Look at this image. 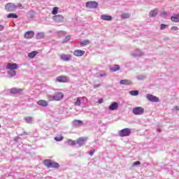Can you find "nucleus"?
Instances as JSON below:
<instances>
[{
	"mask_svg": "<svg viewBox=\"0 0 179 179\" xmlns=\"http://www.w3.org/2000/svg\"><path fill=\"white\" fill-rule=\"evenodd\" d=\"M55 141H56V142H61V141H64V136H59L58 137H55Z\"/></svg>",
	"mask_w": 179,
	"mask_h": 179,
	"instance_id": "7c9ffc66",
	"label": "nucleus"
},
{
	"mask_svg": "<svg viewBox=\"0 0 179 179\" xmlns=\"http://www.w3.org/2000/svg\"><path fill=\"white\" fill-rule=\"evenodd\" d=\"M53 20L57 23H61L64 20V16L62 15H57L53 17Z\"/></svg>",
	"mask_w": 179,
	"mask_h": 179,
	"instance_id": "f8f14e48",
	"label": "nucleus"
},
{
	"mask_svg": "<svg viewBox=\"0 0 179 179\" xmlns=\"http://www.w3.org/2000/svg\"><path fill=\"white\" fill-rule=\"evenodd\" d=\"M166 27H167L166 24H162L161 27H160V29H161V30H164V29H166Z\"/></svg>",
	"mask_w": 179,
	"mask_h": 179,
	"instance_id": "c9c22d12",
	"label": "nucleus"
},
{
	"mask_svg": "<svg viewBox=\"0 0 179 179\" xmlns=\"http://www.w3.org/2000/svg\"><path fill=\"white\" fill-rule=\"evenodd\" d=\"M131 135V129L125 128L119 131V136L124 138V136H129Z\"/></svg>",
	"mask_w": 179,
	"mask_h": 179,
	"instance_id": "7ed1b4c3",
	"label": "nucleus"
},
{
	"mask_svg": "<svg viewBox=\"0 0 179 179\" xmlns=\"http://www.w3.org/2000/svg\"><path fill=\"white\" fill-rule=\"evenodd\" d=\"M7 17L8 19H17L19 17V16L17 15H16L15 13H9L7 15Z\"/></svg>",
	"mask_w": 179,
	"mask_h": 179,
	"instance_id": "5701e85b",
	"label": "nucleus"
},
{
	"mask_svg": "<svg viewBox=\"0 0 179 179\" xmlns=\"http://www.w3.org/2000/svg\"><path fill=\"white\" fill-rule=\"evenodd\" d=\"M4 29H5V27L2 24H0V31H3Z\"/></svg>",
	"mask_w": 179,
	"mask_h": 179,
	"instance_id": "58836bf2",
	"label": "nucleus"
},
{
	"mask_svg": "<svg viewBox=\"0 0 179 179\" xmlns=\"http://www.w3.org/2000/svg\"><path fill=\"white\" fill-rule=\"evenodd\" d=\"M83 124V122L82 120H74L73 121V125L76 128H79V127H82Z\"/></svg>",
	"mask_w": 179,
	"mask_h": 179,
	"instance_id": "dca6fc26",
	"label": "nucleus"
},
{
	"mask_svg": "<svg viewBox=\"0 0 179 179\" xmlns=\"http://www.w3.org/2000/svg\"><path fill=\"white\" fill-rule=\"evenodd\" d=\"M81 47H85V45H87L90 44V41L86 39L82 42L80 43Z\"/></svg>",
	"mask_w": 179,
	"mask_h": 179,
	"instance_id": "a878e982",
	"label": "nucleus"
},
{
	"mask_svg": "<svg viewBox=\"0 0 179 179\" xmlns=\"http://www.w3.org/2000/svg\"><path fill=\"white\" fill-rule=\"evenodd\" d=\"M0 128H1V124H0Z\"/></svg>",
	"mask_w": 179,
	"mask_h": 179,
	"instance_id": "49530a36",
	"label": "nucleus"
},
{
	"mask_svg": "<svg viewBox=\"0 0 179 179\" xmlns=\"http://www.w3.org/2000/svg\"><path fill=\"white\" fill-rule=\"evenodd\" d=\"M146 98L149 100V101H152V103H157L159 101V99L157 96L148 94Z\"/></svg>",
	"mask_w": 179,
	"mask_h": 179,
	"instance_id": "6e6552de",
	"label": "nucleus"
},
{
	"mask_svg": "<svg viewBox=\"0 0 179 179\" xmlns=\"http://www.w3.org/2000/svg\"><path fill=\"white\" fill-rule=\"evenodd\" d=\"M103 99H99V104H101V103H103Z\"/></svg>",
	"mask_w": 179,
	"mask_h": 179,
	"instance_id": "37998d69",
	"label": "nucleus"
},
{
	"mask_svg": "<svg viewBox=\"0 0 179 179\" xmlns=\"http://www.w3.org/2000/svg\"><path fill=\"white\" fill-rule=\"evenodd\" d=\"M175 108H176V110H177L178 111H179V106H176Z\"/></svg>",
	"mask_w": 179,
	"mask_h": 179,
	"instance_id": "c03bdc74",
	"label": "nucleus"
},
{
	"mask_svg": "<svg viewBox=\"0 0 179 179\" xmlns=\"http://www.w3.org/2000/svg\"><path fill=\"white\" fill-rule=\"evenodd\" d=\"M162 15H163V16H167V12L166 10L162 11Z\"/></svg>",
	"mask_w": 179,
	"mask_h": 179,
	"instance_id": "ea45409f",
	"label": "nucleus"
},
{
	"mask_svg": "<svg viewBox=\"0 0 179 179\" xmlns=\"http://www.w3.org/2000/svg\"><path fill=\"white\" fill-rule=\"evenodd\" d=\"M29 17H31V19H33L34 17L35 13L33 10H31L28 13Z\"/></svg>",
	"mask_w": 179,
	"mask_h": 179,
	"instance_id": "72a5a7b5",
	"label": "nucleus"
},
{
	"mask_svg": "<svg viewBox=\"0 0 179 179\" xmlns=\"http://www.w3.org/2000/svg\"><path fill=\"white\" fill-rule=\"evenodd\" d=\"M55 101H59L64 99V93L62 92H56L54 94Z\"/></svg>",
	"mask_w": 179,
	"mask_h": 179,
	"instance_id": "1a4fd4ad",
	"label": "nucleus"
},
{
	"mask_svg": "<svg viewBox=\"0 0 179 179\" xmlns=\"http://www.w3.org/2000/svg\"><path fill=\"white\" fill-rule=\"evenodd\" d=\"M59 57H60V59H62V61H64L65 62H69V61L72 59V55L69 54L63 53V54H61Z\"/></svg>",
	"mask_w": 179,
	"mask_h": 179,
	"instance_id": "423d86ee",
	"label": "nucleus"
},
{
	"mask_svg": "<svg viewBox=\"0 0 179 179\" xmlns=\"http://www.w3.org/2000/svg\"><path fill=\"white\" fill-rule=\"evenodd\" d=\"M67 145H69L70 146H75V145H76V141H73L71 139H69L66 141Z\"/></svg>",
	"mask_w": 179,
	"mask_h": 179,
	"instance_id": "bb28decb",
	"label": "nucleus"
},
{
	"mask_svg": "<svg viewBox=\"0 0 179 179\" xmlns=\"http://www.w3.org/2000/svg\"><path fill=\"white\" fill-rule=\"evenodd\" d=\"M94 150H93L92 151L90 152L89 155L93 156V155H94Z\"/></svg>",
	"mask_w": 179,
	"mask_h": 179,
	"instance_id": "a19ab883",
	"label": "nucleus"
},
{
	"mask_svg": "<svg viewBox=\"0 0 179 179\" xmlns=\"http://www.w3.org/2000/svg\"><path fill=\"white\" fill-rule=\"evenodd\" d=\"M132 113L134 115H142L145 113V108L141 106L135 107L133 108Z\"/></svg>",
	"mask_w": 179,
	"mask_h": 179,
	"instance_id": "f03ea898",
	"label": "nucleus"
},
{
	"mask_svg": "<svg viewBox=\"0 0 179 179\" xmlns=\"http://www.w3.org/2000/svg\"><path fill=\"white\" fill-rule=\"evenodd\" d=\"M87 141V138L80 137L77 139L76 143H78V145H80V146H81V145H85V142H86Z\"/></svg>",
	"mask_w": 179,
	"mask_h": 179,
	"instance_id": "2eb2a0df",
	"label": "nucleus"
},
{
	"mask_svg": "<svg viewBox=\"0 0 179 179\" xmlns=\"http://www.w3.org/2000/svg\"><path fill=\"white\" fill-rule=\"evenodd\" d=\"M120 67L118 64H115L113 67L110 69V72H117V71H120Z\"/></svg>",
	"mask_w": 179,
	"mask_h": 179,
	"instance_id": "4be33fe9",
	"label": "nucleus"
},
{
	"mask_svg": "<svg viewBox=\"0 0 179 179\" xmlns=\"http://www.w3.org/2000/svg\"><path fill=\"white\" fill-rule=\"evenodd\" d=\"M85 52H86L85 50H76L73 52V55H75V57H83V55H85Z\"/></svg>",
	"mask_w": 179,
	"mask_h": 179,
	"instance_id": "4468645a",
	"label": "nucleus"
},
{
	"mask_svg": "<svg viewBox=\"0 0 179 179\" xmlns=\"http://www.w3.org/2000/svg\"><path fill=\"white\" fill-rule=\"evenodd\" d=\"M158 12H159V10L157 9V8H155V10H151L149 13L150 17H155V16H157Z\"/></svg>",
	"mask_w": 179,
	"mask_h": 179,
	"instance_id": "6ab92c4d",
	"label": "nucleus"
},
{
	"mask_svg": "<svg viewBox=\"0 0 179 179\" xmlns=\"http://www.w3.org/2000/svg\"><path fill=\"white\" fill-rule=\"evenodd\" d=\"M56 80L59 83H66L67 82H69V78L65 76H60L57 77Z\"/></svg>",
	"mask_w": 179,
	"mask_h": 179,
	"instance_id": "0eeeda50",
	"label": "nucleus"
},
{
	"mask_svg": "<svg viewBox=\"0 0 179 179\" xmlns=\"http://www.w3.org/2000/svg\"><path fill=\"white\" fill-rule=\"evenodd\" d=\"M80 104H81L80 98V97L76 98V101L75 102V106H80Z\"/></svg>",
	"mask_w": 179,
	"mask_h": 179,
	"instance_id": "473e14b6",
	"label": "nucleus"
},
{
	"mask_svg": "<svg viewBox=\"0 0 179 179\" xmlns=\"http://www.w3.org/2000/svg\"><path fill=\"white\" fill-rule=\"evenodd\" d=\"M129 94H131V96H138V94H139V91L138 90L130 91Z\"/></svg>",
	"mask_w": 179,
	"mask_h": 179,
	"instance_id": "c85d7f7f",
	"label": "nucleus"
},
{
	"mask_svg": "<svg viewBox=\"0 0 179 179\" xmlns=\"http://www.w3.org/2000/svg\"><path fill=\"white\" fill-rule=\"evenodd\" d=\"M38 106H41V107H47L48 106V102L44 99L39 100L37 102Z\"/></svg>",
	"mask_w": 179,
	"mask_h": 179,
	"instance_id": "f3484780",
	"label": "nucleus"
},
{
	"mask_svg": "<svg viewBox=\"0 0 179 179\" xmlns=\"http://www.w3.org/2000/svg\"><path fill=\"white\" fill-rule=\"evenodd\" d=\"M17 8H19L20 9H23V5L22 3H19L17 6Z\"/></svg>",
	"mask_w": 179,
	"mask_h": 179,
	"instance_id": "4c0bfd02",
	"label": "nucleus"
},
{
	"mask_svg": "<svg viewBox=\"0 0 179 179\" xmlns=\"http://www.w3.org/2000/svg\"><path fill=\"white\" fill-rule=\"evenodd\" d=\"M22 92H23V90L21 88L13 87L10 90L11 94H17L19 93H22Z\"/></svg>",
	"mask_w": 179,
	"mask_h": 179,
	"instance_id": "ddd939ff",
	"label": "nucleus"
},
{
	"mask_svg": "<svg viewBox=\"0 0 179 179\" xmlns=\"http://www.w3.org/2000/svg\"><path fill=\"white\" fill-rule=\"evenodd\" d=\"M101 20H106L107 22H111L113 17L111 15H101Z\"/></svg>",
	"mask_w": 179,
	"mask_h": 179,
	"instance_id": "a211bd4d",
	"label": "nucleus"
},
{
	"mask_svg": "<svg viewBox=\"0 0 179 179\" xmlns=\"http://www.w3.org/2000/svg\"><path fill=\"white\" fill-rule=\"evenodd\" d=\"M8 74L10 75V76H16V71L14 70H10V71H8Z\"/></svg>",
	"mask_w": 179,
	"mask_h": 179,
	"instance_id": "2f4dec72",
	"label": "nucleus"
},
{
	"mask_svg": "<svg viewBox=\"0 0 179 179\" xmlns=\"http://www.w3.org/2000/svg\"><path fill=\"white\" fill-rule=\"evenodd\" d=\"M43 164L48 169H58L59 167V164L53 162L51 159H45L43 161Z\"/></svg>",
	"mask_w": 179,
	"mask_h": 179,
	"instance_id": "f257e3e1",
	"label": "nucleus"
},
{
	"mask_svg": "<svg viewBox=\"0 0 179 179\" xmlns=\"http://www.w3.org/2000/svg\"><path fill=\"white\" fill-rule=\"evenodd\" d=\"M47 98L49 100V101H55L54 95L52 96V95L48 94V95H47Z\"/></svg>",
	"mask_w": 179,
	"mask_h": 179,
	"instance_id": "c756f323",
	"label": "nucleus"
},
{
	"mask_svg": "<svg viewBox=\"0 0 179 179\" xmlns=\"http://www.w3.org/2000/svg\"><path fill=\"white\" fill-rule=\"evenodd\" d=\"M17 8V6H16L13 3H8L5 6V10L6 12H13L14 10H16Z\"/></svg>",
	"mask_w": 179,
	"mask_h": 179,
	"instance_id": "20e7f679",
	"label": "nucleus"
},
{
	"mask_svg": "<svg viewBox=\"0 0 179 179\" xmlns=\"http://www.w3.org/2000/svg\"><path fill=\"white\" fill-rule=\"evenodd\" d=\"M130 16H131V15H129V13H123L121 15V18H122V19H129Z\"/></svg>",
	"mask_w": 179,
	"mask_h": 179,
	"instance_id": "cd10ccee",
	"label": "nucleus"
},
{
	"mask_svg": "<svg viewBox=\"0 0 179 179\" xmlns=\"http://www.w3.org/2000/svg\"><path fill=\"white\" fill-rule=\"evenodd\" d=\"M37 54H38V51L34 50L32 52H31L30 53L28 54V57L29 58H34V57H36V55H37Z\"/></svg>",
	"mask_w": 179,
	"mask_h": 179,
	"instance_id": "b1692460",
	"label": "nucleus"
},
{
	"mask_svg": "<svg viewBox=\"0 0 179 179\" xmlns=\"http://www.w3.org/2000/svg\"><path fill=\"white\" fill-rule=\"evenodd\" d=\"M118 108V103L113 102L110 106L109 110L113 111L114 110H117Z\"/></svg>",
	"mask_w": 179,
	"mask_h": 179,
	"instance_id": "aec40b11",
	"label": "nucleus"
},
{
	"mask_svg": "<svg viewBox=\"0 0 179 179\" xmlns=\"http://www.w3.org/2000/svg\"><path fill=\"white\" fill-rule=\"evenodd\" d=\"M52 13V15H57V13H58V7L53 8Z\"/></svg>",
	"mask_w": 179,
	"mask_h": 179,
	"instance_id": "f704fd0d",
	"label": "nucleus"
},
{
	"mask_svg": "<svg viewBox=\"0 0 179 179\" xmlns=\"http://www.w3.org/2000/svg\"><path fill=\"white\" fill-rule=\"evenodd\" d=\"M171 29H172V30H173V29L178 30V27H171Z\"/></svg>",
	"mask_w": 179,
	"mask_h": 179,
	"instance_id": "79ce46f5",
	"label": "nucleus"
},
{
	"mask_svg": "<svg viewBox=\"0 0 179 179\" xmlns=\"http://www.w3.org/2000/svg\"><path fill=\"white\" fill-rule=\"evenodd\" d=\"M141 162L137 161L133 163V166H140Z\"/></svg>",
	"mask_w": 179,
	"mask_h": 179,
	"instance_id": "e433bc0d",
	"label": "nucleus"
},
{
	"mask_svg": "<svg viewBox=\"0 0 179 179\" xmlns=\"http://www.w3.org/2000/svg\"><path fill=\"white\" fill-rule=\"evenodd\" d=\"M99 6V3L96 1H90L86 3V8L88 9H96Z\"/></svg>",
	"mask_w": 179,
	"mask_h": 179,
	"instance_id": "39448f33",
	"label": "nucleus"
},
{
	"mask_svg": "<svg viewBox=\"0 0 179 179\" xmlns=\"http://www.w3.org/2000/svg\"><path fill=\"white\" fill-rule=\"evenodd\" d=\"M18 68L19 66L16 63H13V64L8 63L6 66V69H9L10 71H14L15 69H17Z\"/></svg>",
	"mask_w": 179,
	"mask_h": 179,
	"instance_id": "9d476101",
	"label": "nucleus"
},
{
	"mask_svg": "<svg viewBox=\"0 0 179 179\" xmlns=\"http://www.w3.org/2000/svg\"><path fill=\"white\" fill-rule=\"evenodd\" d=\"M178 16H179V14H178L177 15H175V16H172L171 17V20L172 22H175L176 23H178V22H179Z\"/></svg>",
	"mask_w": 179,
	"mask_h": 179,
	"instance_id": "393cba45",
	"label": "nucleus"
},
{
	"mask_svg": "<svg viewBox=\"0 0 179 179\" xmlns=\"http://www.w3.org/2000/svg\"><path fill=\"white\" fill-rule=\"evenodd\" d=\"M34 37V31H28L24 34V38L29 40L30 38H33Z\"/></svg>",
	"mask_w": 179,
	"mask_h": 179,
	"instance_id": "9b49d317",
	"label": "nucleus"
},
{
	"mask_svg": "<svg viewBox=\"0 0 179 179\" xmlns=\"http://www.w3.org/2000/svg\"><path fill=\"white\" fill-rule=\"evenodd\" d=\"M0 43H1V39H0Z\"/></svg>",
	"mask_w": 179,
	"mask_h": 179,
	"instance_id": "a18cd8bd",
	"label": "nucleus"
},
{
	"mask_svg": "<svg viewBox=\"0 0 179 179\" xmlns=\"http://www.w3.org/2000/svg\"><path fill=\"white\" fill-rule=\"evenodd\" d=\"M120 85H132V81L130 80H122L120 82Z\"/></svg>",
	"mask_w": 179,
	"mask_h": 179,
	"instance_id": "412c9836",
	"label": "nucleus"
}]
</instances>
